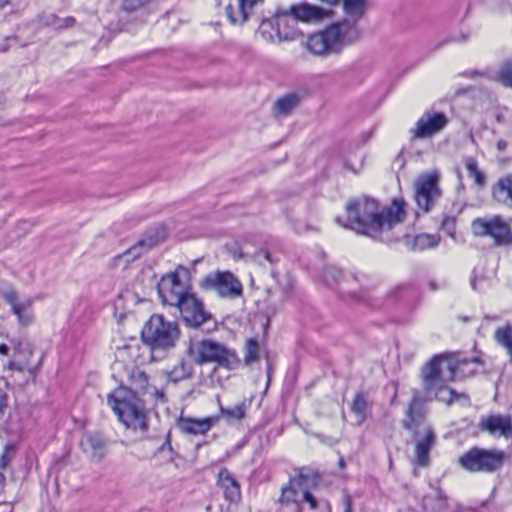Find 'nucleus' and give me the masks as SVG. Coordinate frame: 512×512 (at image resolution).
Instances as JSON below:
<instances>
[{"label":"nucleus","mask_w":512,"mask_h":512,"mask_svg":"<svg viewBox=\"0 0 512 512\" xmlns=\"http://www.w3.org/2000/svg\"><path fill=\"white\" fill-rule=\"evenodd\" d=\"M491 197L498 205L512 209V173L500 177L492 185Z\"/></svg>","instance_id":"21"},{"label":"nucleus","mask_w":512,"mask_h":512,"mask_svg":"<svg viewBox=\"0 0 512 512\" xmlns=\"http://www.w3.org/2000/svg\"><path fill=\"white\" fill-rule=\"evenodd\" d=\"M506 460V454L500 449L472 447L459 456L458 464L470 473H495Z\"/></svg>","instance_id":"7"},{"label":"nucleus","mask_w":512,"mask_h":512,"mask_svg":"<svg viewBox=\"0 0 512 512\" xmlns=\"http://www.w3.org/2000/svg\"><path fill=\"white\" fill-rule=\"evenodd\" d=\"M465 75L474 77L476 75H482V73L478 72L477 70H471V71H466Z\"/></svg>","instance_id":"51"},{"label":"nucleus","mask_w":512,"mask_h":512,"mask_svg":"<svg viewBox=\"0 0 512 512\" xmlns=\"http://www.w3.org/2000/svg\"><path fill=\"white\" fill-rule=\"evenodd\" d=\"M276 37L278 42L291 41L301 36L297 28V21L288 10H278L275 16Z\"/></svg>","instance_id":"19"},{"label":"nucleus","mask_w":512,"mask_h":512,"mask_svg":"<svg viewBox=\"0 0 512 512\" xmlns=\"http://www.w3.org/2000/svg\"><path fill=\"white\" fill-rule=\"evenodd\" d=\"M201 289L214 292L223 299L234 300L242 297L243 285L230 271H215L205 275L200 281Z\"/></svg>","instance_id":"9"},{"label":"nucleus","mask_w":512,"mask_h":512,"mask_svg":"<svg viewBox=\"0 0 512 512\" xmlns=\"http://www.w3.org/2000/svg\"><path fill=\"white\" fill-rule=\"evenodd\" d=\"M298 101V96L294 94L285 95L276 101L275 111L278 116H287L297 106Z\"/></svg>","instance_id":"32"},{"label":"nucleus","mask_w":512,"mask_h":512,"mask_svg":"<svg viewBox=\"0 0 512 512\" xmlns=\"http://www.w3.org/2000/svg\"><path fill=\"white\" fill-rule=\"evenodd\" d=\"M302 504L307 503L310 510L316 511L319 507V501L317 498L312 494L310 491V488H306L305 491H302Z\"/></svg>","instance_id":"39"},{"label":"nucleus","mask_w":512,"mask_h":512,"mask_svg":"<svg viewBox=\"0 0 512 512\" xmlns=\"http://www.w3.org/2000/svg\"><path fill=\"white\" fill-rule=\"evenodd\" d=\"M430 285H431L432 290L436 289V285L434 283H431Z\"/></svg>","instance_id":"58"},{"label":"nucleus","mask_w":512,"mask_h":512,"mask_svg":"<svg viewBox=\"0 0 512 512\" xmlns=\"http://www.w3.org/2000/svg\"><path fill=\"white\" fill-rule=\"evenodd\" d=\"M163 275L157 285L159 297L163 304L178 307L192 292L190 288L180 280L178 270Z\"/></svg>","instance_id":"12"},{"label":"nucleus","mask_w":512,"mask_h":512,"mask_svg":"<svg viewBox=\"0 0 512 512\" xmlns=\"http://www.w3.org/2000/svg\"><path fill=\"white\" fill-rule=\"evenodd\" d=\"M109 406L127 427L145 430L147 427L144 405L139 396L127 388L119 387L108 395Z\"/></svg>","instance_id":"5"},{"label":"nucleus","mask_w":512,"mask_h":512,"mask_svg":"<svg viewBox=\"0 0 512 512\" xmlns=\"http://www.w3.org/2000/svg\"><path fill=\"white\" fill-rule=\"evenodd\" d=\"M186 353L199 365L215 363L228 370H233L240 365V359L234 350L212 340L190 341Z\"/></svg>","instance_id":"6"},{"label":"nucleus","mask_w":512,"mask_h":512,"mask_svg":"<svg viewBox=\"0 0 512 512\" xmlns=\"http://www.w3.org/2000/svg\"><path fill=\"white\" fill-rule=\"evenodd\" d=\"M180 330L176 322L166 320L160 314L152 315L141 331V337L154 358H163L171 352L179 340Z\"/></svg>","instance_id":"4"},{"label":"nucleus","mask_w":512,"mask_h":512,"mask_svg":"<svg viewBox=\"0 0 512 512\" xmlns=\"http://www.w3.org/2000/svg\"><path fill=\"white\" fill-rule=\"evenodd\" d=\"M343 502H344V506H345L344 512H353L352 500L349 495L344 496Z\"/></svg>","instance_id":"47"},{"label":"nucleus","mask_w":512,"mask_h":512,"mask_svg":"<svg viewBox=\"0 0 512 512\" xmlns=\"http://www.w3.org/2000/svg\"><path fill=\"white\" fill-rule=\"evenodd\" d=\"M155 394L157 395V397H161L163 398L164 397V394L162 392H159L155 389Z\"/></svg>","instance_id":"57"},{"label":"nucleus","mask_w":512,"mask_h":512,"mask_svg":"<svg viewBox=\"0 0 512 512\" xmlns=\"http://www.w3.org/2000/svg\"><path fill=\"white\" fill-rule=\"evenodd\" d=\"M447 122L443 113L425 114L417 121L414 136L417 138L429 137L442 130Z\"/></svg>","instance_id":"20"},{"label":"nucleus","mask_w":512,"mask_h":512,"mask_svg":"<svg viewBox=\"0 0 512 512\" xmlns=\"http://www.w3.org/2000/svg\"><path fill=\"white\" fill-rule=\"evenodd\" d=\"M168 451L169 453V460L170 461H173L174 460V450L172 448V445H171V441H170V436L168 435L167 436V439L166 441L158 448L157 452L158 453H161V452H165V451Z\"/></svg>","instance_id":"43"},{"label":"nucleus","mask_w":512,"mask_h":512,"mask_svg":"<svg viewBox=\"0 0 512 512\" xmlns=\"http://www.w3.org/2000/svg\"><path fill=\"white\" fill-rule=\"evenodd\" d=\"M342 273L334 268H329L324 272V280L328 285H331L334 282H337L339 277H341Z\"/></svg>","instance_id":"42"},{"label":"nucleus","mask_w":512,"mask_h":512,"mask_svg":"<svg viewBox=\"0 0 512 512\" xmlns=\"http://www.w3.org/2000/svg\"><path fill=\"white\" fill-rule=\"evenodd\" d=\"M497 78L502 85L512 88V60L505 62L501 66Z\"/></svg>","instance_id":"35"},{"label":"nucleus","mask_w":512,"mask_h":512,"mask_svg":"<svg viewBox=\"0 0 512 512\" xmlns=\"http://www.w3.org/2000/svg\"><path fill=\"white\" fill-rule=\"evenodd\" d=\"M338 464H339V467H340V468H344V467H345V460L341 457V458L339 459Z\"/></svg>","instance_id":"54"},{"label":"nucleus","mask_w":512,"mask_h":512,"mask_svg":"<svg viewBox=\"0 0 512 512\" xmlns=\"http://www.w3.org/2000/svg\"><path fill=\"white\" fill-rule=\"evenodd\" d=\"M5 301L11 305L12 312L17 316L18 322L22 326H27L33 321V314L30 311L31 302H18L17 293L14 290L7 291L4 294Z\"/></svg>","instance_id":"23"},{"label":"nucleus","mask_w":512,"mask_h":512,"mask_svg":"<svg viewBox=\"0 0 512 512\" xmlns=\"http://www.w3.org/2000/svg\"><path fill=\"white\" fill-rule=\"evenodd\" d=\"M288 11L292 17H295L297 22H310L314 20H320L324 16L323 9L308 3L292 5Z\"/></svg>","instance_id":"24"},{"label":"nucleus","mask_w":512,"mask_h":512,"mask_svg":"<svg viewBox=\"0 0 512 512\" xmlns=\"http://www.w3.org/2000/svg\"><path fill=\"white\" fill-rule=\"evenodd\" d=\"M261 254H263L264 258H265L267 261H270V253H269V251H267V250H262V251H261Z\"/></svg>","instance_id":"53"},{"label":"nucleus","mask_w":512,"mask_h":512,"mask_svg":"<svg viewBox=\"0 0 512 512\" xmlns=\"http://www.w3.org/2000/svg\"><path fill=\"white\" fill-rule=\"evenodd\" d=\"M13 349V358L5 366L8 370L17 372H27L35 377L40 369L42 356L37 361H33L34 346L25 338H14L10 340Z\"/></svg>","instance_id":"10"},{"label":"nucleus","mask_w":512,"mask_h":512,"mask_svg":"<svg viewBox=\"0 0 512 512\" xmlns=\"http://www.w3.org/2000/svg\"><path fill=\"white\" fill-rule=\"evenodd\" d=\"M478 429L493 438L512 439V415L492 413L482 416Z\"/></svg>","instance_id":"14"},{"label":"nucleus","mask_w":512,"mask_h":512,"mask_svg":"<svg viewBox=\"0 0 512 512\" xmlns=\"http://www.w3.org/2000/svg\"><path fill=\"white\" fill-rule=\"evenodd\" d=\"M10 2V0H0V8H3L5 5H7Z\"/></svg>","instance_id":"55"},{"label":"nucleus","mask_w":512,"mask_h":512,"mask_svg":"<svg viewBox=\"0 0 512 512\" xmlns=\"http://www.w3.org/2000/svg\"><path fill=\"white\" fill-rule=\"evenodd\" d=\"M495 341L503 346L508 355L510 356V361L512 362V326L507 325L504 327H499L494 334Z\"/></svg>","instance_id":"31"},{"label":"nucleus","mask_w":512,"mask_h":512,"mask_svg":"<svg viewBox=\"0 0 512 512\" xmlns=\"http://www.w3.org/2000/svg\"><path fill=\"white\" fill-rule=\"evenodd\" d=\"M346 213L345 218H335L337 224L376 239L382 232L392 229L403 220L405 202L394 199L391 205L380 209L375 199L362 196L346 204Z\"/></svg>","instance_id":"2"},{"label":"nucleus","mask_w":512,"mask_h":512,"mask_svg":"<svg viewBox=\"0 0 512 512\" xmlns=\"http://www.w3.org/2000/svg\"><path fill=\"white\" fill-rule=\"evenodd\" d=\"M471 227L475 236L490 237L496 246H512V228L500 215L476 218Z\"/></svg>","instance_id":"8"},{"label":"nucleus","mask_w":512,"mask_h":512,"mask_svg":"<svg viewBox=\"0 0 512 512\" xmlns=\"http://www.w3.org/2000/svg\"><path fill=\"white\" fill-rule=\"evenodd\" d=\"M52 21H48V25H52L55 29H64L72 27L75 24V18L66 17L64 19H60L55 15L51 16Z\"/></svg>","instance_id":"38"},{"label":"nucleus","mask_w":512,"mask_h":512,"mask_svg":"<svg viewBox=\"0 0 512 512\" xmlns=\"http://www.w3.org/2000/svg\"><path fill=\"white\" fill-rule=\"evenodd\" d=\"M441 191L438 185V176L427 174L421 176L416 182L415 200L419 209L430 211L439 199Z\"/></svg>","instance_id":"13"},{"label":"nucleus","mask_w":512,"mask_h":512,"mask_svg":"<svg viewBox=\"0 0 512 512\" xmlns=\"http://www.w3.org/2000/svg\"><path fill=\"white\" fill-rule=\"evenodd\" d=\"M260 346L257 340L248 339L244 347V362L251 365L259 359Z\"/></svg>","instance_id":"33"},{"label":"nucleus","mask_w":512,"mask_h":512,"mask_svg":"<svg viewBox=\"0 0 512 512\" xmlns=\"http://www.w3.org/2000/svg\"><path fill=\"white\" fill-rule=\"evenodd\" d=\"M464 166L468 172V176L473 179L474 184L482 189L486 186V176L478 167V163L474 157L468 156L463 159Z\"/></svg>","instance_id":"27"},{"label":"nucleus","mask_w":512,"mask_h":512,"mask_svg":"<svg viewBox=\"0 0 512 512\" xmlns=\"http://www.w3.org/2000/svg\"><path fill=\"white\" fill-rule=\"evenodd\" d=\"M14 451V445L6 444L0 456V469H5L11 461L10 453Z\"/></svg>","instance_id":"40"},{"label":"nucleus","mask_w":512,"mask_h":512,"mask_svg":"<svg viewBox=\"0 0 512 512\" xmlns=\"http://www.w3.org/2000/svg\"><path fill=\"white\" fill-rule=\"evenodd\" d=\"M372 404L363 392H357L350 405L351 412L356 416L357 423L361 425L367 418Z\"/></svg>","instance_id":"26"},{"label":"nucleus","mask_w":512,"mask_h":512,"mask_svg":"<svg viewBox=\"0 0 512 512\" xmlns=\"http://www.w3.org/2000/svg\"><path fill=\"white\" fill-rule=\"evenodd\" d=\"M318 475L307 469H300L298 474L289 480V483L281 489L279 502L281 505H295L298 511L302 510V491L316 485Z\"/></svg>","instance_id":"11"},{"label":"nucleus","mask_w":512,"mask_h":512,"mask_svg":"<svg viewBox=\"0 0 512 512\" xmlns=\"http://www.w3.org/2000/svg\"><path fill=\"white\" fill-rule=\"evenodd\" d=\"M470 285H471L473 290H475V291L478 290V287H477V276H476V271L475 270H473V272H472V275H471V278H470Z\"/></svg>","instance_id":"49"},{"label":"nucleus","mask_w":512,"mask_h":512,"mask_svg":"<svg viewBox=\"0 0 512 512\" xmlns=\"http://www.w3.org/2000/svg\"><path fill=\"white\" fill-rule=\"evenodd\" d=\"M0 512H13V505L9 502L0 503Z\"/></svg>","instance_id":"48"},{"label":"nucleus","mask_w":512,"mask_h":512,"mask_svg":"<svg viewBox=\"0 0 512 512\" xmlns=\"http://www.w3.org/2000/svg\"><path fill=\"white\" fill-rule=\"evenodd\" d=\"M148 376L141 370L135 369L131 373V387L127 389L139 396L148 393Z\"/></svg>","instance_id":"30"},{"label":"nucleus","mask_w":512,"mask_h":512,"mask_svg":"<svg viewBox=\"0 0 512 512\" xmlns=\"http://www.w3.org/2000/svg\"><path fill=\"white\" fill-rule=\"evenodd\" d=\"M9 407L8 384L0 383V420L3 418Z\"/></svg>","instance_id":"37"},{"label":"nucleus","mask_w":512,"mask_h":512,"mask_svg":"<svg viewBox=\"0 0 512 512\" xmlns=\"http://www.w3.org/2000/svg\"><path fill=\"white\" fill-rule=\"evenodd\" d=\"M505 145H506V143H505L504 141H499V142H498V148H499L500 150L504 149Z\"/></svg>","instance_id":"56"},{"label":"nucleus","mask_w":512,"mask_h":512,"mask_svg":"<svg viewBox=\"0 0 512 512\" xmlns=\"http://www.w3.org/2000/svg\"><path fill=\"white\" fill-rule=\"evenodd\" d=\"M441 228L445 230L448 235L453 236L455 233V218L452 216H445L441 222Z\"/></svg>","instance_id":"41"},{"label":"nucleus","mask_w":512,"mask_h":512,"mask_svg":"<svg viewBox=\"0 0 512 512\" xmlns=\"http://www.w3.org/2000/svg\"><path fill=\"white\" fill-rule=\"evenodd\" d=\"M218 421L219 418L216 416L202 419L180 416L176 421V426L185 435L198 436L205 435Z\"/></svg>","instance_id":"18"},{"label":"nucleus","mask_w":512,"mask_h":512,"mask_svg":"<svg viewBox=\"0 0 512 512\" xmlns=\"http://www.w3.org/2000/svg\"><path fill=\"white\" fill-rule=\"evenodd\" d=\"M311 229V227L309 225H306V224H302V223H295L294 224V230L297 232V233H304V232H307Z\"/></svg>","instance_id":"46"},{"label":"nucleus","mask_w":512,"mask_h":512,"mask_svg":"<svg viewBox=\"0 0 512 512\" xmlns=\"http://www.w3.org/2000/svg\"><path fill=\"white\" fill-rule=\"evenodd\" d=\"M142 3H143L142 0H124L123 8L126 11H133L136 8H138L139 6H141Z\"/></svg>","instance_id":"44"},{"label":"nucleus","mask_w":512,"mask_h":512,"mask_svg":"<svg viewBox=\"0 0 512 512\" xmlns=\"http://www.w3.org/2000/svg\"><path fill=\"white\" fill-rule=\"evenodd\" d=\"M220 413L226 419L241 420L245 416V404L240 403L233 408H224L220 405Z\"/></svg>","instance_id":"34"},{"label":"nucleus","mask_w":512,"mask_h":512,"mask_svg":"<svg viewBox=\"0 0 512 512\" xmlns=\"http://www.w3.org/2000/svg\"><path fill=\"white\" fill-rule=\"evenodd\" d=\"M193 374V366L185 359L178 361L173 368L167 372V377L172 382H179L185 379H189Z\"/></svg>","instance_id":"29"},{"label":"nucleus","mask_w":512,"mask_h":512,"mask_svg":"<svg viewBox=\"0 0 512 512\" xmlns=\"http://www.w3.org/2000/svg\"><path fill=\"white\" fill-rule=\"evenodd\" d=\"M4 483H5V476L2 473H0V494L3 492Z\"/></svg>","instance_id":"52"},{"label":"nucleus","mask_w":512,"mask_h":512,"mask_svg":"<svg viewBox=\"0 0 512 512\" xmlns=\"http://www.w3.org/2000/svg\"><path fill=\"white\" fill-rule=\"evenodd\" d=\"M437 499L440 501L439 507L447 506V496L441 489H437L436 491Z\"/></svg>","instance_id":"45"},{"label":"nucleus","mask_w":512,"mask_h":512,"mask_svg":"<svg viewBox=\"0 0 512 512\" xmlns=\"http://www.w3.org/2000/svg\"><path fill=\"white\" fill-rule=\"evenodd\" d=\"M482 365L480 357L456 358L453 359L448 354H438L432 357L421 369L420 378L423 386V393L414 389L412 398L417 395L422 400V408L426 409L425 404L433 399L451 405L461 399L469 402L468 395L458 393L447 386L448 382L456 379L457 374L470 376L476 372V368L470 366Z\"/></svg>","instance_id":"1"},{"label":"nucleus","mask_w":512,"mask_h":512,"mask_svg":"<svg viewBox=\"0 0 512 512\" xmlns=\"http://www.w3.org/2000/svg\"><path fill=\"white\" fill-rule=\"evenodd\" d=\"M183 321L187 326L198 328L211 318L204 309L203 302L191 293L178 307Z\"/></svg>","instance_id":"15"},{"label":"nucleus","mask_w":512,"mask_h":512,"mask_svg":"<svg viewBox=\"0 0 512 512\" xmlns=\"http://www.w3.org/2000/svg\"><path fill=\"white\" fill-rule=\"evenodd\" d=\"M421 402L417 395L410 400L402 427L411 432L415 440L413 463L419 467H427L430 463V451L436 444V433L426 420L427 409L422 408Z\"/></svg>","instance_id":"3"},{"label":"nucleus","mask_w":512,"mask_h":512,"mask_svg":"<svg viewBox=\"0 0 512 512\" xmlns=\"http://www.w3.org/2000/svg\"><path fill=\"white\" fill-rule=\"evenodd\" d=\"M164 237L165 233L162 231L161 234L156 233L154 237L148 236L145 239H141L134 246L126 250L123 255H121V257H125L127 262L130 260H135L139 258L145 250L150 249L156 245Z\"/></svg>","instance_id":"25"},{"label":"nucleus","mask_w":512,"mask_h":512,"mask_svg":"<svg viewBox=\"0 0 512 512\" xmlns=\"http://www.w3.org/2000/svg\"><path fill=\"white\" fill-rule=\"evenodd\" d=\"M9 351H10L9 345H7L5 343L0 344V354L1 355L7 356L9 354Z\"/></svg>","instance_id":"50"},{"label":"nucleus","mask_w":512,"mask_h":512,"mask_svg":"<svg viewBox=\"0 0 512 512\" xmlns=\"http://www.w3.org/2000/svg\"><path fill=\"white\" fill-rule=\"evenodd\" d=\"M259 32L263 39L268 42L278 41L276 37V28H274L272 22L269 20H263L261 22Z\"/></svg>","instance_id":"36"},{"label":"nucleus","mask_w":512,"mask_h":512,"mask_svg":"<svg viewBox=\"0 0 512 512\" xmlns=\"http://www.w3.org/2000/svg\"><path fill=\"white\" fill-rule=\"evenodd\" d=\"M440 242V236L437 234H418L410 243V249L413 251H423L435 248Z\"/></svg>","instance_id":"28"},{"label":"nucleus","mask_w":512,"mask_h":512,"mask_svg":"<svg viewBox=\"0 0 512 512\" xmlns=\"http://www.w3.org/2000/svg\"><path fill=\"white\" fill-rule=\"evenodd\" d=\"M217 484L223 491L225 499L230 503H237L241 499V488L239 482L227 469L222 468L218 473Z\"/></svg>","instance_id":"22"},{"label":"nucleus","mask_w":512,"mask_h":512,"mask_svg":"<svg viewBox=\"0 0 512 512\" xmlns=\"http://www.w3.org/2000/svg\"><path fill=\"white\" fill-rule=\"evenodd\" d=\"M404 288H405V287L400 286V287H397V288H396V290H402V289H404Z\"/></svg>","instance_id":"59"},{"label":"nucleus","mask_w":512,"mask_h":512,"mask_svg":"<svg viewBox=\"0 0 512 512\" xmlns=\"http://www.w3.org/2000/svg\"><path fill=\"white\" fill-rule=\"evenodd\" d=\"M264 0H229L226 15L232 25H244Z\"/></svg>","instance_id":"16"},{"label":"nucleus","mask_w":512,"mask_h":512,"mask_svg":"<svg viewBox=\"0 0 512 512\" xmlns=\"http://www.w3.org/2000/svg\"><path fill=\"white\" fill-rule=\"evenodd\" d=\"M80 448L92 462L100 463L107 454L108 440L100 432L89 431L83 434Z\"/></svg>","instance_id":"17"}]
</instances>
